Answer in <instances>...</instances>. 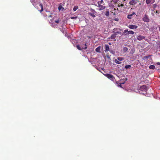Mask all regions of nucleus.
<instances>
[{"mask_svg": "<svg viewBox=\"0 0 160 160\" xmlns=\"http://www.w3.org/2000/svg\"><path fill=\"white\" fill-rule=\"evenodd\" d=\"M98 7L99 8L98 10L101 11L104 10L106 8L104 6V3L103 0H101L98 2Z\"/></svg>", "mask_w": 160, "mask_h": 160, "instance_id": "nucleus-1", "label": "nucleus"}, {"mask_svg": "<svg viewBox=\"0 0 160 160\" xmlns=\"http://www.w3.org/2000/svg\"><path fill=\"white\" fill-rule=\"evenodd\" d=\"M89 12H88V14L92 17L94 18L96 17L97 15V12L95 10L91 8L89 10Z\"/></svg>", "mask_w": 160, "mask_h": 160, "instance_id": "nucleus-2", "label": "nucleus"}, {"mask_svg": "<svg viewBox=\"0 0 160 160\" xmlns=\"http://www.w3.org/2000/svg\"><path fill=\"white\" fill-rule=\"evenodd\" d=\"M124 60V58L122 57H118L117 59L114 60V61L117 64H120L121 63V61Z\"/></svg>", "mask_w": 160, "mask_h": 160, "instance_id": "nucleus-3", "label": "nucleus"}, {"mask_svg": "<svg viewBox=\"0 0 160 160\" xmlns=\"http://www.w3.org/2000/svg\"><path fill=\"white\" fill-rule=\"evenodd\" d=\"M142 19L143 21L144 22H148L150 21V19L149 18V17L147 14L145 15Z\"/></svg>", "mask_w": 160, "mask_h": 160, "instance_id": "nucleus-4", "label": "nucleus"}, {"mask_svg": "<svg viewBox=\"0 0 160 160\" xmlns=\"http://www.w3.org/2000/svg\"><path fill=\"white\" fill-rule=\"evenodd\" d=\"M148 88L146 85H142L141 86L140 88V90L141 91L144 92H146V91L148 90Z\"/></svg>", "mask_w": 160, "mask_h": 160, "instance_id": "nucleus-5", "label": "nucleus"}, {"mask_svg": "<svg viewBox=\"0 0 160 160\" xmlns=\"http://www.w3.org/2000/svg\"><path fill=\"white\" fill-rule=\"evenodd\" d=\"M105 76L108 78H109L112 81H114L115 78L112 75L109 74H106L105 75Z\"/></svg>", "mask_w": 160, "mask_h": 160, "instance_id": "nucleus-6", "label": "nucleus"}, {"mask_svg": "<svg viewBox=\"0 0 160 160\" xmlns=\"http://www.w3.org/2000/svg\"><path fill=\"white\" fill-rule=\"evenodd\" d=\"M128 28L131 29H136L138 28V26L133 25H130L128 26Z\"/></svg>", "mask_w": 160, "mask_h": 160, "instance_id": "nucleus-7", "label": "nucleus"}, {"mask_svg": "<svg viewBox=\"0 0 160 160\" xmlns=\"http://www.w3.org/2000/svg\"><path fill=\"white\" fill-rule=\"evenodd\" d=\"M145 38V37L142 35H139L138 36L137 39L139 41H141Z\"/></svg>", "mask_w": 160, "mask_h": 160, "instance_id": "nucleus-8", "label": "nucleus"}, {"mask_svg": "<svg viewBox=\"0 0 160 160\" xmlns=\"http://www.w3.org/2000/svg\"><path fill=\"white\" fill-rule=\"evenodd\" d=\"M137 3V1L135 0H132L129 2L130 4L132 5H135Z\"/></svg>", "mask_w": 160, "mask_h": 160, "instance_id": "nucleus-9", "label": "nucleus"}, {"mask_svg": "<svg viewBox=\"0 0 160 160\" xmlns=\"http://www.w3.org/2000/svg\"><path fill=\"white\" fill-rule=\"evenodd\" d=\"M117 33H114L111 35L110 37L108 38V39L110 40V39H115L116 37V36L117 35Z\"/></svg>", "mask_w": 160, "mask_h": 160, "instance_id": "nucleus-10", "label": "nucleus"}, {"mask_svg": "<svg viewBox=\"0 0 160 160\" xmlns=\"http://www.w3.org/2000/svg\"><path fill=\"white\" fill-rule=\"evenodd\" d=\"M146 3L147 4H152L155 2L154 0H146Z\"/></svg>", "mask_w": 160, "mask_h": 160, "instance_id": "nucleus-11", "label": "nucleus"}, {"mask_svg": "<svg viewBox=\"0 0 160 160\" xmlns=\"http://www.w3.org/2000/svg\"><path fill=\"white\" fill-rule=\"evenodd\" d=\"M135 14V13L134 12H133L132 14H131L128 15L127 16V18L129 19H131L132 18V16L133 15Z\"/></svg>", "mask_w": 160, "mask_h": 160, "instance_id": "nucleus-12", "label": "nucleus"}, {"mask_svg": "<svg viewBox=\"0 0 160 160\" xmlns=\"http://www.w3.org/2000/svg\"><path fill=\"white\" fill-rule=\"evenodd\" d=\"M105 52L109 51V46L108 45H106L105 46Z\"/></svg>", "mask_w": 160, "mask_h": 160, "instance_id": "nucleus-13", "label": "nucleus"}, {"mask_svg": "<svg viewBox=\"0 0 160 160\" xmlns=\"http://www.w3.org/2000/svg\"><path fill=\"white\" fill-rule=\"evenodd\" d=\"M128 32V29H126L124 30L123 34H122V35L126 36L128 35V33L127 32Z\"/></svg>", "mask_w": 160, "mask_h": 160, "instance_id": "nucleus-14", "label": "nucleus"}, {"mask_svg": "<svg viewBox=\"0 0 160 160\" xmlns=\"http://www.w3.org/2000/svg\"><path fill=\"white\" fill-rule=\"evenodd\" d=\"M100 49L101 47L100 46H99L97 47L95 49V51L97 52H100Z\"/></svg>", "mask_w": 160, "mask_h": 160, "instance_id": "nucleus-15", "label": "nucleus"}, {"mask_svg": "<svg viewBox=\"0 0 160 160\" xmlns=\"http://www.w3.org/2000/svg\"><path fill=\"white\" fill-rule=\"evenodd\" d=\"M135 33V32L133 31H128V32H127L128 34H133Z\"/></svg>", "mask_w": 160, "mask_h": 160, "instance_id": "nucleus-16", "label": "nucleus"}, {"mask_svg": "<svg viewBox=\"0 0 160 160\" xmlns=\"http://www.w3.org/2000/svg\"><path fill=\"white\" fill-rule=\"evenodd\" d=\"M155 66L153 65H151L149 67V68L150 69H154L155 68Z\"/></svg>", "mask_w": 160, "mask_h": 160, "instance_id": "nucleus-17", "label": "nucleus"}, {"mask_svg": "<svg viewBox=\"0 0 160 160\" xmlns=\"http://www.w3.org/2000/svg\"><path fill=\"white\" fill-rule=\"evenodd\" d=\"M78 6H75L73 8V11H76L78 9Z\"/></svg>", "mask_w": 160, "mask_h": 160, "instance_id": "nucleus-18", "label": "nucleus"}, {"mask_svg": "<svg viewBox=\"0 0 160 160\" xmlns=\"http://www.w3.org/2000/svg\"><path fill=\"white\" fill-rule=\"evenodd\" d=\"M131 67V66L130 65H126L125 66V68L126 69L130 68Z\"/></svg>", "mask_w": 160, "mask_h": 160, "instance_id": "nucleus-19", "label": "nucleus"}, {"mask_svg": "<svg viewBox=\"0 0 160 160\" xmlns=\"http://www.w3.org/2000/svg\"><path fill=\"white\" fill-rule=\"evenodd\" d=\"M39 5L41 7V9L40 10V12H42L43 10L42 5L41 4H39Z\"/></svg>", "mask_w": 160, "mask_h": 160, "instance_id": "nucleus-20", "label": "nucleus"}, {"mask_svg": "<svg viewBox=\"0 0 160 160\" xmlns=\"http://www.w3.org/2000/svg\"><path fill=\"white\" fill-rule=\"evenodd\" d=\"M128 50V48L126 47H124L123 48V51L124 52H126Z\"/></svg>", "mask_w": 160, "mask_h": 160, "instance_id": "nucleus-21", "label": "nucleus"}, {"mask_svg": "<svg viewBox=\"0 0 160 160\" xmlns=\"http://www.w3.org/2000/svg\"><path fill=\"white\" fill-rule=\"evenodd\" d=\"M58 10L59 11H60L62 9V10H63L64 8H63L62 6H59L58 8Z\"/></svg>", "mask_w": 160, "mask_h": 160, "instance_id": "nucleus-22", "label": "nucleus"}, {"mask_svg": "<svg viewBox=\"0 0 160 160\" xmlns=\"http://www.w3.org/2000/svg\"><path fill=\"white\" fill-rule=\"evenodd\" d=\"M109 14V11H106V12H105V15L106 16H108Z\"/></svg>", "mask_w": 160, "mask_h": 160, "instance_id": "nucleus-23", "label": "nucleus"}, {"mask_svg": "<svg viewBox=\"0 0 160 160\" xmlns=\"http://www.w3.org/2000/svg\"><path fill=\"white\" fill-rule=\"evenodd\" d=\"M118 28H114L113 29V32H116L117 31H118Z\"/></svg>", "mask_w": 160, "mask_h": 160, "instance_id": "nucleus-24", "label": "nucleus"}, {"mask_svg": "<svg viewBox=\"0 0 160 160\" xmlns=\"http://www.w3.org/2000/svg\"><path fill=\"white\" fill-rule=\"evenodd\" d=\"M76 47L78 49H79V50H82V48H80V46L79 45H77Z\"/></svg>", "mask_w": 160, "mask_h": 160, "instance_id": "nucleus-25", "label": "nucleus"}, {"mask_svg": "<svg viewBox=\"0 0 160 160\" xmlns=\"http://www.w3.org/2000/svg\"><path fill=\"white\" fill-rule=\"evenodd\" d=\"M77 18H78V17H77V16L72 17H71V18L72 19H76Z\"/></svg>", "mask_w": 160, "mask_h": 160, "instance_id": "nucleus-26", "label": "nucleus"}, {"mask_svg": "<svg viewBox=\"0 0 160 160\" xmlns=\"http://www.w3.org/2000/svg\"><path fill=\"white\" fill-rule=\"evenodd\" d=\"M119 0H112L114 2H118Z\"/></svg>", "mask_w": 160, "mask_h": 160, "instance_id": "nucleus-27", "label": "nucleus"}, {"mask_svg": "<svg viewBox=\"0 0 160 160\" xmlns=\"http://www.w3.org/2000/svg\"><path fill=\"white\" fill-rule=\"evenodd\" d=\"M59 20H56L55 21V22L57 23H58L59 22Z\"/></svg>", "mask_w": 160, "mask_h": 160, "instance_id": "nucleus-28", "label": "nucleus"}, {"mask_svg": "<svg viewBox=\"0 0 160 160\" xmlns=\"http://www.w3.org/2000/svg\"><path fill=\"white\" fill-rule=\"evenodd\" d=\"M159 12H160V10H157L156 11V13H158V14H159Z\"/></svg>", "mask_w": 160, "mask_h": 160, "instance_id": "nucleus-29", "label": "nucleus"}, {"mask_svg": "<svg viewBox=\"0 0 160 160\" xmlns=\"http://www.w3.org/2000/svg\"><path fill=\"white\" fill-rule=\"evenodd\" d=\"M116 32L118 34H121V32H119V31H117Z\"/></svg>", "mask_w": 160, "mask_h": 160, "instance_id": "nucleus-30", "label": "nucleus"}, {"mask_svg": "<svg viewBox=\"0 0 160 160\" xmlns=\"http://www.w3.org/2000/svg\"><path fill=\"white\" fill-rule=\"evenodd\" d=\"M115 20L116 21H118V18H116L115 19Z\"/></svg>", "mask_w": 160, "mask_h": 160, "instance_id": "nucleus-31", "label": "nucleus"}, {"mask_svg": "<svg viewBox=\"0 0 160 160\" xmlns=\"http://www.w3.org/2000/svg\"><path fill=\"white\" fill-rule=\"evenodd\" d=\"M82 48L84 49H86L87 48V47L85 46V48Z\"/></svg>", "mask_w": 160, "mask_h": 160, "instance_id": "nucleus-32", "label": "nucleus"}, {"mask_svg": "<svg viewBox=\"0 0 160 160\" xmlns=\"http://www.w3.org/2000/svg\"><path fill=\"white\" fill-rule=\"evenodd\" d=\"M157 64L158 65H160V62H158L157 63Z\"/></svg>", "mask_w": 160, "mask_h": 160, "instance_id": "nucleus-33", "label": "nucleus"}, {"mask_svg": "<svg viewBox=\"0 0 160 160\" xmlns=\"http://www.w3.org/2000/svg\"><path fill=\"white\" fill-rule=\"evenodd\" d=\"M149 57V56H147L145 57L146 58H148Z\"/></svg>", "mask_w": 160, "mask_h": 160, "instance_id": "nucleus-34", "label": "nucleus"}, {"mask_svg": "<svg viewBox=\"0 0 160 160\" xmlns=\"http://www.w3.org/2000/svg\"><path fill=\"white\" fill-rule=\"evenodd\" d=\"M32 2H34V3H36V2H34L33 1V0H32Z\"/></svg>", "mask_w": 160, "mask_h": 160, "instance_id": "nucleus-35", "label": "nucleus"}, {"mask_svg": "<svg viewBox=\"0 0 160 160\" xmlns=\"http://www.w3.org/2000/svg\"><path fill=\"white\" fill-rule=\"evenodd\" d=\"M110 52H111V53H113V52H112V51H111H111H110Z\"/></svg>", "mask_w": 160, "mask_h": 160, "instance_id": "nucleus-36", "label": "nucleus"}, {"mask_svg": "<svg viewBox=\"0 0 160 160\" xmlns=\"http://www.w3.org/2000/svg\"><path fill=\"white\" fill-rule=\"evenodd\" d=\"M32 4H33V5H34V3H32Z\"/></svg>", "mask_w": 160, "mask_h": 160, "instance_id": "nucleus-37", "label": "nucleus"}]
</instances>
